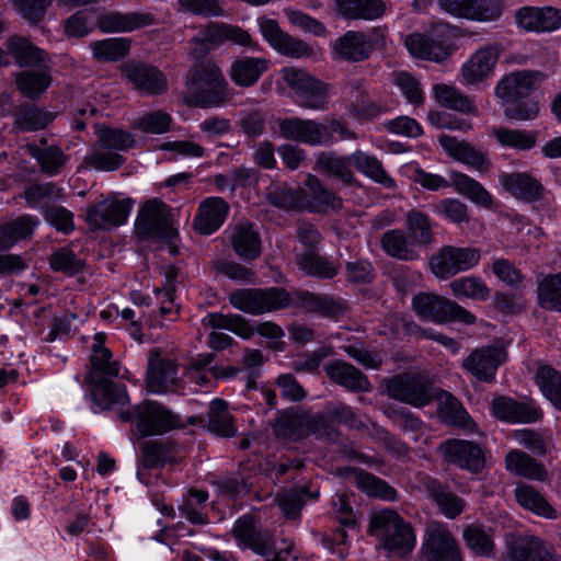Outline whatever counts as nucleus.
I'll return each mask as SVG.
<instances>
[{"mask_svg": "<svg viewBox=\"0 0 561 561\" xmlns=\"http://www.w3.org/2000/svg\"><path fill=\"white\" fill-rule=\"evenodd\" d=\"M186 85L188 92L185 99L191 106L219 107L228 100V82L220 68L214 62L204 61L192 67L187 75Z\"/></svg>", "mask_w": 561, "mask_h": 561, "instance_id": "nucleus-1", "label": "nucleus"}, {"mask_svg": "<svg viewBox=\"0 0 561 561\" xmlns=\"http://www.w3.org/2000/svg\"><path fill=\"white\" fill-rule=\"evenodd\" d=\"M257 25L264 41L278 54L296 59L313 54V48L308 43L283 31L276 20L261 16Z\"/></svg>", "mask_w": 561, "mask_h": 561, "instance_id": "nucleus-12", "label": "nucleus"}, {"mask_svg": "<svg viewBox=\"0 0 561 561\" xmlns=\"http://www.w3.org/2000/svg\"><path fill=\"white\" fill-rule=\"evenodd\" d=\"M207 430L218 436L232 437L237 434L234 417L228 411V403L221 399L210 402L207 414Z\"/></svg>", "mask_w": 561, "mask_h": 561, "instance_id": "nucleus-38", "label": "nucleus"}, {"mask_svg": "<svg viewBox=\"0 0 561 561\" xmlns=\"http://www.w3.org/2000/svg\"><path fill=\"white\" fill-rule=\"evenodd\" d=\"M499 179L502 187L517 199L533 203L543 196L545 188L540 181L527 172H504Z\"/></svg>", "mask_w": 561, "mask_h": 561, "instance_id": "nucleus-23", "label": "nucleus"}, {"mask_svg": "<svg viewBox=\"0 0 561 561\" xmlns=\"http://www.w3.org/2000/svg\"><path fill=\"white\" fill-rule=\"evenodd\" d=\"M25 206L30 208H43L45 210H67L62 206L54 204L62 199V191L53 182L32 183L23 192Z\"/></svg>", "mask_w": 561, "mask_h": 561, "instance_id": "nucleus-31", "label": "nucleus"}, {"mask_svg": "<svg viewBox=\"0 0 561 561\" xmlns=\"http://www.w3.org/2000/svg\"><path fill=\"white\" fill-rule=\"evenodd\" d=\"M499 58V47L486 45L479 48L461 67L467 84H476L486 79L493 71Z\"/></svg>", "mask_w": 561, "mask_h": 561, "instance_id": "nucleus-24", "label": "nucleus"}, {"mask_svg": "<svg viewBox=\"0 0 561 561\" xmlns=\"http://www.w3.org/2000/svg\"><path fill=\"white\" fill-rule=\"evenodd\" d=\"M438 414L447 424L471 430L473 422L460 401L449 392L439 396Z\"/></svg>", "mask_w": 561, "mask_h": 561, "instance_id": "nucleus-43", "label": "nucleus"}, {"mask_svg": "<svg viewBox=\"0 0 561 561\" xmlns=\"http://www.w3.org/2000/svg\"><path fill=\"white\" fill-rule=\"evenodd\" d=\"M506 359V353L497 346H485L471 352L462 362V367L477 379L492 382L501 364Z\"/></svg>", "mask_w": 561, "mask_h": 561, "instance_id": "nucleus-19", "label": "nucleus"}, {"mask_svg": "<svg viewBox=\"0 0 561 561\" xmlns=\"http://www.w3.org/2000/svg\"><path fill=\"white\" fill-rule=\"evenodd\" d=\"M305 413L285 411L276 421L275 433L278 436L297 439L306 435Z\"/></svg>", "mask_w": 561, "mask_h": 561, "instance_id": "nucleus-57", "label": "nucleus"}, {"mask_svg": "<svg viewBox=\"0 0 561 561\" xmlns=\"http://www.w3.org/2000/svg\"><path fill=\"white\" fill-rule=\"evenodd\" d=\"M283 79L294 92L295 103L304 108L321 111L328 106L329 85L297 68L283 69Z\"/></svg>", "mask_w": 561, "mask_h": 561, "instance_id": "nucleus-8", "label": "nucleus"}, {"mask_svg": "<svg viewBox=\"0 0 561 561\" xmlns=\"http://www.w3.org/2000/svg\"><path fill=\"white\" fill-rule=\"evenodd\" d=\"M421 557L422 561H462L456 538L439 522L426 526Z\"/></svg>", "mask_w": 561, "mask_h": 561, "instance_id": "nucleus-11", "label": "nucleus"}, {"mask_svg": "<svg viewBox=\"0 0 561 561\" xmlns=\"http://www.w3.org/2000/svg\"><path fill=\"white\" fill-rule=\"evenodd\" d=\"M55 118V114L33 105H22L16 113L15 123L24 131L45 128Z\"/></svg>", "mask_w": 561, "mask_h": 561, "instance_id": "nucleus-52", "label": "nucleus"}, {"mask_svg": "<svg viewBox=\"0 0 561 561\" xmlns=\"http://www.w3.org/2000/svg\"><path fill=\"white\" fill-rule=\"evenodd\" d=\"M300 304L307 311L317 312L322 316H335L344 308L340 300L308 291L300 295Z\"/></svg>", "mask_w": 561, "mask_h": 561, "instance_id": "nucleus-59", "label": "nucleus"}, {"mask_svg": "<svg viewBox=\"0 0 561 561\" xmlns=\"http://www.w3.org/2000/svg\"><path fill=\"white\" fill-rule=\"evenodd\" d=\"M270 60L263 57L243 56L237 58L230 67V78L239 87L254 85L268 69Z\"/></svg>", "mask_w": 561, "mask_h": 561, "instance_id": "nucleus-30", "label": "nucleus"}, {"mask_svg": "<svg viewBox=\"0 0 561 561\" xmlns=\"http://www.w3.org/2000/svg\"><path fill=\"white\" fill-rule=\"evenodd\" d=\"M331 380L353 391H368L370 383L367 377L352 364L334 360L325 366Z\"/></svg>", "mask_w": 561, "mask_h": 561, "instance_id": "nucleus-34", "label": "nucleus"}, {"mask_svg": "<svg viewBox=\"0 0 561 561\" xmlns=\"http://www.w3.org/2000/svg\"><path fill=\"white\" fill-rule=\"evenodd\" d=\"M172 116L162 110L148 111L139 115L131 127L146 135H163L170 131Z\"/></svg>", "mask_w": 561, "mask_h": 561, "instance_id": "nucleus-47", "label": "nucleus"}, {"mask_svg": "<svg viewBox=\"0 0 561 561\" xmlns=\"http://www.w3.org/2000/svg\"><path fill=\"white\" fill-rule=\"evenodd\" d=\"M50 82L51 77L46 70H24L15 79L19 91L30 99H37Z\"/></svg>", "mask_w": 561, "mask_h": 561, "instance_id": "nucleus-49", "label": "nucleus"}, {"mask_svg": "<svg viewBox=\"0 0 561 561\" xmlns=\"http://www.w3.org/2000/svg\"><path fill=\"white\" fill-rule=\"evenodd\" d=\"M451 183L455 190L470 199L478 207L492 208L495 207L491 194L483 187V185L474 179L463 173H451Z\"/></svg>", "mask_w": 561, "mask_h": 561, "instance_id": "nucleus-40", "label": "nucleus"}, {"mask_svg": "<svg viewBox=\"0 0 561 561\" xmlns=\"http://www.w3.org/2000/svg\"><path fill=\"white\" fill-rule=\"evenodd\" d=\"M95 23L102 33H130L156 25L158 19L149 11H110L100 14Z\"/></svg>", "mask_w": 561, "mask_h": 561, "instance_id": "nucleus-16", "label": "nucleus"}, {"mask_svg": "<svg viewBox=\"0 0 561 561\" xmlns=\"http://www.w3.org/2000/svg\"><path fill=\"white\" fill-rule=\"evenodd\" d=\"M414 312L424 321L436 324L461 322L473 324L477 318L456 301L433 293H419L412 298Z\"/></svg>", "mask_w": 561, "mask_h": 561, "instance_id": "nucleus-4", "label": "nucleus"}, {"mask_svg": "<svg viewBox=\"0 0 561 561\" xmlns=\"http://www.w3.org/2000/svg\"><path fill=\"white\" fill-rule=\"evenodd\" d=\"M207 500L208 493L206 491L190 489L186 497L179 505L181 516L194 525L208 524V516L204 513Z\"/></svg>", "mask_w": 561, "mask_h": 561, "instance_id": "nucleus-48", "label": "nucleus"}, {"mask_svg": "<svg viewBox=\"0 0 561 561\" xmlns=\"http://www.w3.org/2000/svg\"><path fill=\"white\" fill-rule=\"evenodd\" d=\"M352 162L360 173L374 182L389 190L396 188V181L386 172L382 163L375 156L356 150L352 153Z\"/></svg>", "mask_w": 561, "mask_h": 561, "instance_id": "nucleus-39", "label": "nucleus"}, {"mask_svg": "<svg viewBox=\"0 0 561 561\" xmlns=\"http://www.w3.org/2000/svg\"><path fill=\"white\" fill-rule=\"evenodd\" d=\"M92 400L101 410L124 407L129 398L125 385L114 382L105 377L91 376Z\"/></svg>", "mask_w": 561, "mask_h": 561, "instance_id": "nucleus-27", "label": "nucleus"}, {"mask_svg": "<svg viewBox=\"0 0 561 561\" xmlns=\"http://www.w3.org/2000/svg\"><path fill=\"white\" fill-rule=\"evenodd\" d=\"M105 334L96 333L94 342L91 346L92 355L90 359L91 370L89 371L88 379L91 381V376L94 377H117L121 371V365L117 360L112 359L111 351L104 346Z\"/></svg>", "mask_w": 561, "mask_h": 561, "instance_id": "nucleus-33", "label": "nucleus"}, {"mask_svg": "<svg viewBox=\"0 0 561 561\" xmlns=\"http://www.w3.org/2000/svg\"><path fill=\"white\" fill-rule=\"evenodd\" d=\"M389 396L415 408L427 405L433 399L431 381L419 374H403L387 385Z\"/></svg>", "mask_w": 561, "mask_h": 561, "instance_id": "nucleus-14", "label": "nucleus"}, {"mask_svg": "<svg viewBox=\"0 0 561 561\" xmlns=\"http://www.w3.org/2000/svg\"><path fill=\"white\" fill-rule=\"evenodd\" d=\"M517 503L533 513L545 518H556L557 512L534 486L525 483L518 484L514 490Z\"/></svg>", "mask_w": 561, "mask_h": 561, "instance_id": "nucleus-42", "label": "nucleus"}, {"mask_svg": "<svg viewBox=\"0 0 561 561\" xmlns=\"http://www.w3.org/2000/svg\"><path fill=\"white\" fill-rule=\"evenodd\" d=\"M146 383L156 394L178 393L183 390L178 366L170 358L162 357L159 351H151L148 359Z\"/></svg>", "mask_w": 561, "mask_h": 561, "instance_id": "nucleus-13", "label": "nucleus"}, {"mask_svg": "<svg viewBox=\"0 0 561 561\" xmlns=\"http://www.w3.org/2000/svg\"><path fill=\"white\" fill-rule=\"evenodd\" d=\"M283 138L309 146H323L331 141L327 126L313 119L288 117L278 121Z\"/></svg>", "mask_w": 561, "mask_h": 561, "instance_id": "nucleus-15", "label": "nucleus"}, {"mask_svg": "<svg viewBox=\"0 0 561 561\" xmlns=\"http://www.w3.org/2000/svg\"><path fill=\"white\" fill-rule=\"evenodd\" d=\"M440 146L447 151V153L454 159L468 164L469 167L483 172L490 167L489 159L485 153L477 150L471 145L459 141L455 137L448 135H442L438 138Z\"/></svg>", "mask_w": 561, "mask_h": 561, "instance_id": "nucleus-29", "label": "nucleus"}, {"mask_svg": "<svg viewBox=\"0 0 561 561\" xmlns=\"http://www.w3.org/2000/svg\"><path fill=\"white\" fill-rule=\"evenodd\" d=\"M463 539L467 547L478 556L490 557L493 552V541L480 526H467L463 530Z\"/></svg>", "mask_w": 561, "mask_h": 561, "instance_id": "nucleus-63", "label": "nucleus"}, {"mask_svg": "<svg viewBox=\"0 0 561 561\" xmlns=\"http://www.w3.org/2000/svg\"><path fill=\"white\" fill-rule=\"evenodd\" d=\"M352 153L350 156H339L333 151H323L317 156L316 168L334 178L340 179L343 183L351 185L355 181L352 171Z\"/></svg>", "mask_w": 561, "mask_h": 561, "instance_id": "nucleus-36", "label": "nucleus"}, {"mask_svg": "<svg viewBox=\"0 0 561 561\" xmlns=\"http://www.w3.org/2000/svg\"><path fill=\"white\" fill-rule=\"evenodd\" d=\"M234 252L242 259H256L261 252V242L251 224H240L231 238Z\"/></svg>", "mask_w": 561, "mask_h": 561, "instance_id": "nucleus-45", "label": "nucleus"}, {"mask_svg": "<svg viewBox=\"0 0 561 561\" xmlns=\"http://www.w3.org/2000/svg\"><path fill=\"white\" fill-rule=\"evenodd\" d=\"M480 252L474 248L444 245L430 259V270L438 279L446 280L474 267Z\"/></svg>", "mask_w": 561, "mask_h": 561, "instance_id": "nucleus-10", "label": "nucleus"}, {"mask_svg": "<svg viewBox=\"0 0 561 561\" xmlns=\"http://www.w3.org/2000/svg\"><path fill=\"white\" fill-rule=\"evenodd\" d=\"M385 31L374 27L370 32L346 31L332 43L334 60L360 62L370 57L376 47L383 42Z\"/></svg>", "mask_w": 561, "mask_h": 561, "instance_id": "nucleus-7", "label": "nucleus"}, {"mask_svg": "<svg viewBox=\"0 0 561 561\" xmlns=\"http://www.w3.org/2000/svg\"><path fill=\"white\" fill-rule=\"evenodd\" d=\"M296 262L310 276L332 278L337 274V267L332 262L313 252L297 255Z\"/></svg>", "mask_w": 561, "mask_h": 561, "instance_id": "nucleus-55", "label": "nucleus"}, {"mask_svg": "<svg viewBox=\"0 0 561 561\" xmlns=\"http://www.w3.org/2000/svg\"><path fill=\"white\" fill-rule=\"evenodd\" d=\"M161 151L170 152L167 157L169 161H178L180 159L202 158L205 154V148L190 140H172L164 141L159 146Z\"/></svg>", "mask_w": 561, "mask_h": 561, "instance_id": "nucleus-61", "label": "nucleus"}, {"mask_svg": "<svg viewBox=\"0 0 561 561\" xmlns=\"http://www.w3.org/2000/svg\"><path fill=\"white\" fill-rule=\"evenodd\" d=\"M123 421H133L141 436L159 435L173 428L183 427L179 415L172 413L158 402H145L131 411L122 412Z\"/></svg>", "mask_w": 561, "mask_h": 561, "instance_id": "nucleus-6", "label": "nucleus"}, {"mask_svg": "<svg viewBox=\"0 0 561 561\" xmlns=\"http://www.w3.org/2000/svg\"><path fill=\"white\" fill-rule=\"evenodd\" d=\"M232 537L241 549H250L256 554L265 558V561H285L291 548L275 551V541L268 530L256 525L250 515L238 518L231 530Z\"/></svg>", "mask_w": 561, "mask_h": 561, "instance_id": "nucleus-5", "label": "nucleus"}, {"mask_svg": "<svg viewBox=\"0 0 561 561\" xmlns=\"http://www.w3.org/2000/svg\"><path fill=\"white\" fill-rule=\"evenodd\" d=\"M358 486L369 496L380 497L385 501H394L397 491L383 480L370 473H359L357 476Z\"/></svg>", "mask_w": 561, "mask_h": 561, "instance_id": "nucleus-64", "label": "nucleus"}, {"mask_svg": "<svg viewBox=\"0 0 561 561\" xmlns=\"http://www.w3.org/2000/svg\"><path fill=\"white\" fill-rule=\"evenodd\" d=\"M93 58L99 61H118L130 49V39L125 37H110L90 44Z\"/></svg>", "mask_w": 561, "mask_h": 561, "instance_id": "nucleus-46", "label": "nucleus"}, {"mask_svg": "<svg viewBox=\"0 0 561 561\" xmlns=\"http://www.w3.org/2000/svg\"><path fill=\"white\" fill-rule=\"evenodd\" d=\"M427 489L430 496L445 517L455 519L463 512L466 507L465 501L457 494L442 486L437 481H431Z\"/></svg>", "mask_w": 561, "mask_h": 561, "instance_id": "nucleus-44", "label": "nucleus"}, {"mask_svg": "<svg viewBox=\"0 0 561 561\" xmlns=\"http://www.w3.org/2000/svg\"><path fill=\"white\" fill-rule=\"evenodd\" d=\"M230 304L243 312L261 314L283 309L289 305V295L283 288L237 289L229 295Z\"/></svg>", "mask_w": 561, "mask_h": 561, "instance_id": "nucleus-9", "label": "nucleus"}, {"mask_svg": "<svg viewBox=\"0 0 561 561\" xmlns=\"http://www.w3.org/2000/svg\"><path fill=\"white\" fill-rule=\"evenodd\" d=\"M493 135L502 147L515 150L531 149L536 145L538 136L536 131L506 127L494 128Z\"/></svg>", "mask_w": 561, "mask_h": 561, "instance_id": "nucleus-50", "label": "nucleus"}, {"mask_svg": "<svg viewBox=\"0 0 561 561\" xmlns=\"http://www.w3.org/2000/svg\"><path fill=\"white\" fill-rule=\"evenodd\" d=\"M381 245L388 255L399 260L414 261L420 257L415 242L412 239H408L405 233L399 229L383 233Z\"/></svg>", "mask_w": 561, "mask_h": 561, "instance_id": "nucleus-37", "label": "nucleus"}, {"mask_svg": "<svg viewBox=\"0 0 561 561\" xmlns=\"http://www.w3.org/2000/svg\"><path fill=\"white\" fill-rule=\"evenodd\" d=\"M336 12L347 20L374 21L386 12L383 0H336Z\"/></svg>", "mask_w": 561, "mask_h": 561, "instance_id": "nucleus-32", "label": "nucleus"}, {"mask_svg": "<svg viewBox=\"0 0 561 561\" xmlns=\"http://www.w3.org/2000/svg\"><path fill=\"white\" fill-rule=\"evenodd\" d=\"M516 23L529 32H552L561 27V10L553 7H524L516 12Z\"/></svg>", "mask_w": 561, "mask_h": 561, "instance_id": "nucleus-20", "label": "nucleus"}, {"mask_svg": "<svg viewBox=\"0 0 561 561\" xmlns=\"http://www.w3.org/2000/svg\"><path fill=\"white\" fill-rule=\"evenodd\" d=\"M370 531L383 548L398 556L410 553L415 546L412 526L392 510L376 513L370 520Z\"/></svg>", "mask_w": 561, "mask_h": 561, "instance_id": "nucleus-2", "label": "nucleus"}, {"mask_svg": "<svg viewBox=\"0 0 561 561\" xmlns=\"http://www.w3.org/2000/svg\"><path fill=\"white\" fill-rule=\"evenodd\" d=\"M538 297L542 308L561 311V273L542 279L538 287Z\"/></svg>", "mask_w": 561, "mask_h": 561, "instance_id": "nucleus-56", "label": "nucleus"}, {"mask_svg": "<svg viewBox=\"0 0 561 561\" xmlns=\"http://www.w3.org/2000/svg\"><path fill=\"white\" fill-rule=\"evenodd\" d=\"M435 101L443 107L469 114L474 111L473 100L454 85L437 83L433 87Z\"/></svg>", "mask_w": 561, "mask_h": 561, "instance_id": "nucleus-41", "label": "nucleus"}, {"mask_svg": "<svg viewBox=\"0 0 561 561\" xmlns=\"http://www.w3.org/2000/svg\"><path fill=\"white\" fill-rule=\"evenodd\" d=\"M405 47L413 57L435 62L445 60L450 54L449 45L438 35L410 34Z\"/></svg>", "mask_w": 561, "mask_h": 561, "instance_id": "nucleus-25", "label": "nucleus"}, {"mask_svg": "<svg viewBox=\"0 0 561 561\" xmlns=\"http://www.w3.org/2000/svg\"><path fill=\"white\" fill-rule=\"evenodd\" d=\"M536 382L543 396L561 409V374L551 366H540L536 373Z\"/></svg>", "mask_w": 561, "mask_h": 561, "instance_id": "nucleus-51", "label": "nucleus"}, {"mask_svg": "<svg viewBox=\"0 0 561 561\" xmlns=\"http://www.w3.org/2000/svg\"><path fill=\"white\" fill-rule=\"evenodd\" d=\"M492 412L496 419L508 423H531L540 417V413L535 407L517 402L508 397L494 399Z\"/></svg>", "mask_w": 561, "mask_h": 561, "instance_id": "nucleus-28", "label": "nucleus"}, {"mask_svg": "<svg viewBox=\"0 0 561 561\" xmlns=\"http://www.w3.org/2000/svg\"><path fill=\"white\" fill-rule=\"evenodd\" d=\"M170 213H138L135 228L140 238H153L172 242L178 230L169 216Z\"/></svg>", "mask_w": 561, "mask_h": 561, "instance_id": "nucleus-26", "label": "nucleus"}, {"mask_svg": "<svg viewBox=\"0 0 561 561\" xmlns=\"http://www.w3.org/2000/svg\"><path fill=\"white\" fill-rule=\"evenodd\" d=\"M36 220L28 215L0 224V252L12 249L22 240L33 236ZM27 268V263L20 254L0 253V275L20 274Z\"/></svg>", "mask_w": 561, "mask_h": 561, "instance_id": "nucleus-3", "label": "nucleus"}, {"mask_svg": "<svg viewBox=\"0 0 561 561\" xmlns=\"http://www.w3.org/2000/svg\"><path fill=\"white\" fill-rule=\"evenodd\" d=\"M543 75L539 71L522 70L510 73L499 82L495 93L506 102L519 101L534 90Z\"/></svg>", "mask_w": 561, "mask_h": 561, "instance_id": "nucleus-21", "label": "nucleus"}, {"mask_svg": "<svg viewBox=\"0 0 561 561\" xmlns=\"http://www.w3.org/2000/svg\"><path fill=\"white\" fill-rule=\"evenodd\" d=\"M32 156L37 160L41 170L50 176L58 174L67 161L64 151L55 146L35 148Z\"/></svg>", "mask_w": 561, "mask_h": 561, "instance_id": "nucleus-60", "label": "nucleus"}, {"mask_svg": "<svg viewBox=\"0 0 561 561\" xmlns=\"http://www.w3.org/2000/svg\"><path fill=\"white\" fill-rule=\"evenodd\" d=\"M506 470L529 480L543 481L547 478L546 468L526 453L514 449L505 457Z\"/></svg>", "mask_w": 561, "mask_h": 561, "instance_id": "nucleus-35", "label": "nucleus"}, {"mask_svg": "<svg viewBox=\"0 0 561 561\" xmlns=\"http://www.w3.org/2000/svg\"><path fill=\"white\" fill-rule=\"evenodd\" d=\"M449 287L457 297L484 300L489 296L486 285L480 278L473 276L456 279L449 284Z\"/></svg>", "mask_w": 561, "mask_h": 561, "instance_id": "nucleus-62", "label": "nucleus"}, {"mask_svg": "<svg viewBox=\"0 0 561 561\" xmlns=\"http://www.w3.org/2000/svg\"><path fill=\"white\" fill-rule=\"evenodd\" d=\"M123 76L144 94L157 95L167 90L164 73L154 66L128 61L121 67Z\"/></svg>", "mask_w": 561, "mask_h": 561, "instance_id": "nucleus-18", "label": "nucleus"}, {"mask_svg": "<svg viewBox=\"0 0 561 561\" xmlns=\"http://www.w3.org/2000/svg\"><path fill=\"white\" fill-rule=\"evenodd\" d=\"M407 228L416 245L426 247L433 242V226L425 213H409Z\"/></svg>", "mask_w": 561, "mask_h": 561, "instance_id": "nucleus-58", "label": "nucleus"}, {"mask_svg": "<svg viewBox=\"0 0 561 561\" xmlns=\"http://www.w3.org/2000/svg\"><path fill=\"white\" fill-rule=\"evenodd\" d=\"M10 56H13L20 66L36 65L44 61V50L35 47L23 37H10L7 42Z\"/></svg>", "mask_w": 561, "mask_h": 561, "instance_id": "nucleus-53", "label": "nucleus"}, {"mask_svg": "<svg viewBox=\"0 0 561 561\" xmlns=\"http://www.w3.org/2000/svg\"><path fill=\"white\" fill-rule=\"evenodd\" d=\"M510 561H561L551 545L536 537L519 538L507 546Z\"/></svg>", "mask_w": 561, "mask_h": 561, "instance_id": "nucleus-22", "label": "nucleus"}, {"mask_svg": "<svg viewBox=\"0 0 561 561\" xmlns=\"http://www.w3.org/2000/svg\"><path fill=\"white\" fill-rule=\"evenodd\" d=\"M98 144L102 149L118 151H127L136 144L135 137L130 131L103 127L96 131Z\"/></svg>", "mask_w": 561, "mask_h": 561, "instance_id": "nucleus-54", "label": "nucleus"}, {"mask_svg": "<svg viewBox=\"0 0 561 561\" xmlns=\"http://www.w3.org/2000/svg\"><path fill=\"white\" fill-rule=\"evenodd\" d=\"M439 450L446 461L470 472H480L485 465L482 449L479 445L462 439H448L440 444Z\"/></svg>", "mask_w": 561, "mask_h": 561, "instance_id": "nucleus-17", "label": "nucleus"}]
</instances>
